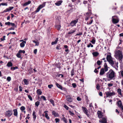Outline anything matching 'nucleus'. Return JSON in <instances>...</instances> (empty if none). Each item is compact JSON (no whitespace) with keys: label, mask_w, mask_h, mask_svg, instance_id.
<instances>
[{"label":"nucleus","mask_w":123,"mask_h":123,"mask_svg":"<svg viewBox=\"0 0 123 123\" xmlns=\"http://www.w3.org/2000/svg\"><path fill=\"white\" fill-rule=\"evenodd\" d=\"M66 98L67 101L69 102H71L72 101V98L70 95L67 96Z\"/></svg>","instance_id":"obj_15"},{"label":"nucleus","mask_w":123,"mask_h":123,"mask_svg":"<svg viewBox=\"0 0 123 123\" xmlns=\"http://www.w3.org/2000/svg\"><path fill=\"white\" fill-rule=\"evenodd\" d=\"M5 24L6 25L9 26L11 25V22H6L5 23Z\"/></svg>","instance_id":"obj_49"},{"label":"nucleus","mask_w":123,"mask_h":123,"mask_svg":"<svg viewBox=\"0 0 123 123\" xmlns=\"http://www.w3.org/2000/svg\"><path fill=\"white\" fill-rule=\"evenodd\" d=\"M12 63L11 62H8L6 65V66L8 67H12Z\"/></svg>","instance_id":"obj_27"},{"label":"nucleus","mask_w":123,"mask_h":123,"mask_svg":"<svg viewBox=\"0 0 123 123\" xmlns=\"http://www.w3.org/2000/svg\"><path fill=\"white\" fill-rule=\"evenodd\" d=\"M48 112V111H46L44 112V113H45V117L47 118V119L49 120L50 119L49 117L48 116V114L47 113Z\"/></svg>","instance_id":"obj_17"},{"label":"nucleus","mask_w":123,"mask_h":123,"mask_svg":"<svg viewBox=\"0 0 123 123\" xmlns=\"http://www.w3.org/2000/svg\"><path fill=\"white\" fill-rule=\"evenodd\" d=\"M12 110H8L5 112V115L7 117H10L12 115Z\"/></svg>","instance_id":"obj_7"},{"label":"nucleus","mask_w":123,"mask_h":123,"mask_svg":"<svg viewBox=\"0 0 123 123\" xmlns=\"http://www.w3.org/2000/svg\"><path fill=\"white\" fill-rule=\"evenodd\" d=\"M104 69L105 71V72H106L108 71V68H109L108 67L107 64V63L105 62L104 65Z\"/></svg>","instance_id":"obj_16"},{"label":"nucleus","mask_w":123,"mask_h":123,"mask_svg":"<svg viewBox=\"0 0 123 123\" xmlns=\"http://www.w3.org/2000/svg\"><path fill=\"white\" fill-rule=\"evenodd\" d=\"M69 112L70 114V115H72V116H73L74 115V113H73V112H72L70 111H69Z\"/></svg>","instance_id":"obj_57"},{"label":"nucleus","mask_w":123,"mask_h":123,"mask_svg":"<svg viewBox=\"0 0 123 123\" xmlns=\"http://www.w3.org/2000/svg\"><path fill=\"white\" fill-rule=\"evenodd\" d=\"M52 115L54 116L55 117H58L59 116V114L56 113L54 111H53L52 112Z\"/></svg>","instance_id":"obj_21"},{"label":"nucleus","mask_w":123,"mask_h":123,"mask_svg":"<svg viewBox=\"0 0 123 123\" xmlns=\"http://www.w3.org/2000/svg\"><path fill=\"white\" fill-rule=\"evenodd\" d=\"M97 64L98 66H100L101 63H100V61L99 60L97 61Z\"/></svg>","instance_id":"obj_54"},{"label":"nucleus","mask_w":123,"mask_h":123,"mask_svg":"<svg viewBox=\"0 0 123 123\" xmlns=\"http://www.w3.org/2000/svg\"><path fill=\"white\" fill-rule=\"evenodd\" d=\"M53 85L52 84L49 85L48 86V87L50 89L52 87H53Z\"/></svg>","instance_id":"obj_59"},{"label":"nucleus","mask_w":123,"mask_h":123,"mask_svg":"<svg viewBox=\"0 0 123 123\" xmlns=\"http://www.w3.org/2000/svg\"><path fill=\"white\" fill-rule=\"evenodd\" d=\"M78 19H76L72 21L70 24V26L72 27L76 26V24L78 23Z\"/></svg>","instance_id":"obj_6"},{"label":"nucleus","mask_w":123,"mask_h":123,"mask_svg":"<svg viewBox=\"0 0 123 123\" xmlns=\"http://www.w3.org/2000/svg\"><path fill=\"white\" fill-rule=\"evenodd\" d=\"M26 43V41H23L20 44V46L21 48L24 47L25 46V44Z\"/></svg>","instance_id":"obj_22"},{"label":"nucleus","mask_w":123,"mask_h":123,"mask_svg":"<svg viewBox=\"0 0 123 123\" xmlns=\"http://www.w3.org/2000/svg\"><path fill=\"white\" fill-rule=\"evenodd\" d=\"M74 69H73L71 71V76L72 77L74 75Z\"/></svg>","instance_id":"obj_45"},{"label":"nucleus","mask_w":123,"mask_h":123,"mask_svg":"<svg viewBox=\"0 0 123 123\" xmlns=\"http://www.w3.org/2000/svg\"><path fill=\"white\" fill-rule=\"evenodd\" d=\"M92 54L94 57L97 56L99 55V53L97 52H94L92 53Z\"/></svg>","instance_id":"obj_29"},{"label":"nucleus","mask_w":123,"mask_h":123,"mask_svg":"<svg viewBox=\"0 0 123 123\" xmlns=\"http://www.w3.org/2000/svg\"><path fill=\"white\" fill-rule=\"evenodd\" d=\"M19 51V53H22L23 54H25V51L24 50H20Z\"/></svg>","instance_id":"obj_52"},{"label":"nucleus","mask_w":123,"mask_h":123,"mask_svg":"<svg viewBox=\"0 0 123 123\" xmlns=\"http://www.w3.org/2000/svg\"><path fill=\"white\" fill-rule=\"evenodd\" d=\"M64 107L67 110H68L69 108V107L65 105H64Z\"/></svg>","instance_id":"obj_60"},{"label":"nucleus","mask_w":123,"mask_h":123,"mask_svg":"<svg viewBox=\"0 0 123 123\" xmlns=\"http://www.w3.org/2000/svg\"><path fill=\"white\" fill-rule=\"evenodd\" d=\"M20 53H19V52L18 51V53L16 54V56L18 58H20L21 56V55L20 54Z\"/></svg>","instance_id":"obj_36"},{"label":"nucleus","mask_w":123,"mask_h":123,"mask_svg":"<svg viewBox=\"0 0 123 123\" xmlns=\"http://www.w3.org/2000/svg\"><path fill=\"white\" fill-rule=\"evenodd\" d=\"M28 96V98L30 99L31 101H32V99L30 95L27 94Z\"/></svg>","instance_id":"obj_43"},{"label":"nucleus","mask_w":123,"mask_h":123,"mask_svg":"<svg viewBox=\"0 0 123 123\" xmlns=\"http://www.w3.org/2000/svg\"><path fill=\"white\" fill-rule=\"evenodd\" d=\"M36 92L38 95H41L42 94V92L40 89H38L36 91Z\"/></svg>","instance_id":"obj_31"},{"label":"nucleus","mask_w":123,"mask_h":123,"mask_svg":"<svg viewBox=\"0 0 123 123\" xmlns=\"http://www.w3.org/2000/svg\"><path fill=\"white\" fill-rule=\"evenodd\" d=\"M49 101L50 103L53 106H55V104L53 100L51 99Z\"/></svg>","instance_id":"obj_35"},{"label":"nucleus","mask_w":123,"mask_h":123,"mask_svg":"<svg viewBox=\"0 0 123 123\" xmlns=\"http://www.w3.org/2000/svg\"><path fill=\"white\" fill-rule=\"evenodd\" d=\"M55 27L58 30H60L61 26L60 25H55Z\"/></svg>","instance_id":"obj_33"},{"label":"nucleus","mask_w":123,"mask_h":123,"mask_svg":"<svg viewBox=\"0 0 123 123\" xmlns=\"http://www.w3.org/2000/svg\"><path fill=\"white\" fill-rule=\"evenodd\" d=\"M14 8L13 7H9L8 8H7L8 12Z\"/></svg>","instance_id":"obj_42"},{"label":"nucleus","mask_w":123,"mask_h":123,"mask_svg":"<svg viewBox=\"0 0 123 123\" xmlns=\"http://www.w3.org/2000/svg\"><path fill=\"white\" fill-rule=\"evenodd\" d=\"M105 93L106 95V97H111L115 94L114 92H111L110 91L106 92H105Z\"/></svg>","instance_id":"obj_9"},{"label":"nucleus","mask_w":123,"mask_h":123,"mask_svg":"<svg viewBox=\"0 0 123 123\" xmlns=\"http://www.w3.org/2000/svg\"><path fill=\"white\" fill-rule=\"evenodd\" d=\"M87 13H88L89 14H92V12H91V10H90L89 9H88V11Z\"/></svg>","instance_id":"obj_64"},{"label":"nucleus","mask_w":123,"mask_h":123,"mask_svg":"<svg viewBox=\"0 0 123 123\" xmlns=\"http://www.w3.org/2000/svg\"><path fill=\"white\" fill-rule=\"evenodd\" d=\"M6 80L8 82L10 81L11 80V78L10 77H8L7 78Z\"/></svg>","instance_id":"obj_51"},{"label":"nucleus","mask_w":123,"mask_h":123,"mask_svg":"<svg viewBox=\"0 0 123 123\" xmlns=\"http://www.w3.org/2000/svg\"><path fill=\"white\" fill-rule=\"evenodd\" d=\"M62 120L65 123H67V120L64 117H63V118H62Z\"/></svg>","instance_id":"obj_39"},{"label":"nucleus","mask_w":123,"mask_h":123,"mask_svg":"<svg viewBox=\"0 0 123 123\" xmlns=\"http://www.w3.org/2000/svg\"><path fill=\"white\" fill-rule=\"evenodd\" d=\"M62 0L58 1L57 2L55 3V5L57 6H59L61 5L62 2Z\"/></svg>","instance_id":"obj_20"},{"label":"nucleus","mask_w":123,"mask_h":123,"mask_svg":"<svg viewBox=\"0 0 123 123\" xmlns=\"http://www.w3.org/2000/svg\"><path fill=\"white\" fill-rule=\"evenodd\" d=\"M87 22V24L88 25H91L93 22V20L92 19H90Z\"/></svg>","instance_id":"obj_28"},{"label":"nucleus","mask_w":123,"mask_h":123,"mask_svg":"<svg viewBox=\"0 0 123 123\" xmlns=\"http://www.w3.org/2000/svg\"><path fill=\"white\" fill-rule=\"evenodd\" d=\"M105 70L104 68H102L100 70L99 74L100 75H103L105 73Z\"/></svg>","instance_id":"obj_19"},{"label":"nucleus","mask_w":123,"mask_h":123,"mask_svg":"<svg viewBox=\"0 0 123 123\" xmlns=\"http://www.w3.org/2000/svg\"><path fill=\"white\" fill-rule=\"evenodd\" d=\"M91 14H89L88 13H86L85 15V20L87 21L90 19H92L93 18L92 16L91 17Z\"/></svg>","instance_id":"obj_8"},{"label":"nucleus","mask_w":123,"mask_h":123,"mask_svg":"<svg viewBox=\"0 0 123 123\" xmlns=\"http://www.w3.org/2000/svg\"><path fill=\"white\" fill-rule=\"evenodd\" d=\"M117 56L116 58L119 61L122 62L123 57L122 52L120 50H118L117 51Z\"/></svg>","instance_id":"obj_3"},{"label":"nucleus","mask_w":123,"mask_h":123,"mask_svg":"<svg viewBox=\"0 0 123 123\" xmlns=\"http://www.w3.org/2000/svg\"><path fill=\"white\" fill-rule=\"evenodd\" d=\"M117 105L119 107L123 106L122 102L121 100H119L118 101Z\"/></svg>","instance_id":"obj_24"},{"label":"nucleus","mask_w":123,"mask_h":123,"mask_svg":"<svg viewBox=\"0 0 123 123\" xmlns=\"http://www.w3.org/2000/svg\"><path fill=\"white\" fill-rule=\"evenodd\" d=\"M55 122L57 123L59 122L60 121V120L59 118H56L55 119Z\"/></svg>","instance_id":"obj_62"},{"label":"nucleus","mask_w":123,"mask_h":123,"mask_svg":"<svg viewBox=\"0 0 123 123\" xmlns=\"http://www.w3.org/2000/svg\"><path fill=\"white\" fill-rule=\"evenodd\" d=\"M55 85L58 88L62 90H63L65 91L66 90V88L63 87L61 85L56 82L55 83Z\"/></svg>","instance_id":"obj_11"},{"label":"nucleus","mask_w":123,"mask_h":123,"mask_svg":"<svg viewBox=\"0 0 123 123\" xmlns=\"http://www.w3.org/2000/svg\"><path fill=\"white\" fill-rule=\"evenodd\" d=\"M6 36H3V37H1L0 38V40L1 41H3L5 40Z\"/></svg>","instance_id":"obj_53"},{"label":"nucleus","mask_w":123,"mask_h":123,"mask_svg":"<svg viewBox=\"0 0 123 123\" xmlns=\"http://www.w3.org/2000/svg\"><path fill=\"white\" fill-rule=\"evenodd\" d=\"M32 115L33 117V120L34 121H35V120L37 116L35 115V111H33Z\"/></svg>","instance_id":"obj_26"},{"label":"nucleus","mask_w":123,"mask_h":123,"mask_svg":"<svg viewBox=\"0 0 123 123\" xmlns=\"http://www.w3.org/2000/svg\"><path fill=\"white\" fill-rule=\"evenodd\" d=\"M31 3V1L30 0H28L27 2L25 3L23 5L24 6H26Z\"/></svg>","instance_id":"obj_32"},{"label":"nucleus","mask_w":123,"mask_h":123,"mask_svg":"<svg viewBox=\"0 0 123 123\" xmlns=\"http://www.w3.org/2000/svg\"><path fill=\"white\" fill-rule=\"evenodd\" d=\"M40 102L39 101H37L35 103V105L37 107L39 105Z\"/></svg>","instance_id":"obj_46"},{"label":"nucleus","mask_w":123,"mask_h":123,"mask_svg":"<svg viewBox=\"0 0 123 123\" xmlns=\"http://www.w3.org/2000/svg\"><path fill=\"white\" fill-rule=\"evenodd\" d=\"M101 118L102 119H100L99 120V122L100 123H107V119L105 117H103Z\"/></svg>","instance_id":"obj_13"},{"label":"nucleus","mask_w":123,"mask_h":123,"mask_svg":"<svg viewBox=\"0 0 123 123\" xmlns=\"http://www.w3.org/2000/svg\"><path fill=\"white\" fill-rule=\"evenodd\" d=\"M92 103H90V104H89V107L90 108H90V109L92 111V107L93 108V106L92 105Z\"/></svg>","instance_id":"obj_47"},{"label":"nucleus","mask_w":123,"mask_h":123,"mask_svg":"<svg viewBox=\"0 0 123 123\" xmlns=\"http://www.w3.org/2000/svg\"><path fill=\"white\" fill-rule=\"evenodd\" d=\"M25 107L23 106H22L20 108V110L22 111H24L25 110Z\"/></svg>","instance_id":"obj_44"},{"label":"nucleus","mask_w":123,"mask_h":123,"mask_svg":"<svg viewBox=\"0 0 123 123\" xmlns=\"http://www.w3.org/2000/svg\"><path fill=\"white\" fill-rule=\"evenodd\" d=\"M121 92L122 90L120 88H118L117 89V92L118 93V94L121 96L122 95Z\"/></svg>","instance_id":"obj_34"},{"label":"nucleus","mask_w":123,"mask_h":123,"mask_svg":"<svg viewBox=\"0 0 123 123\" xmlns=\"http://www.w3.org/2000/svg\"><path fill=\"white\" fill-rule=\"evenodd\" d=\"M95 40L94 39H92V41H91V42L93 44H94L95 43Z\"/></svg>","instance_id":"obj_48"},{"label":"nucleus","mask_w":123,"mask_h":123,"mask_svg":"<svg viewBox=\"0 0 123 123\" xmlns=\"http://www.w3.org/2000/svg\"><path fill=\"white\" fill-rule=\"evenodd\" d=\"M41 98H43V100L46 101V98L45 97L43 96H41Z\"/></svg>","instance_id":"obj_55"},{"label":"nucleus","mask_w":123,"mask_h":123,"mask_svg":"<svg viewBox=\"0 0 123 123\" xmlns=\"http://www.w3.org/2000/svg\"><path fill=\"white\" fill-rule=\"evenodd\" d=\"M72 86L74 88H75L76 87V85L75 83H73L72 84Z\"/></svg>","instance_id":"obj_50"},{"label":"nucleus","mask_w":123,"mask_h":123,"mask_svg":"<svg viewBox=\"0 0 123 123\" xmlns=\"http://www.w3.org/2000/svg\"><path fill=\"white\" fill-rule=\"evenodd\" d=\"M115 73L112 69H110L106 74V77L108 80H111L113 79L115 77Z\"/></svg>","instance_id":"obj_2"},{"label":"nucleus","mask_w":123,"mask_h":123,"mask_svg":"<svg viewBox=\"0 0 123 123\" xmlns=\"http://www.w3.org/2000/svg\"><path fill=\"white\" fill-rule=\"evenodd\" d=\"M23 81L25 85H28L29 84V81L28 79H24Z\"/></svg>","instance_id":"obj_23"},{"label":"nucleus","mask_w":123,"mask_h":123,"mask_svg":"<svg viewBox=\"0 0 123 123\" xmlns=\"http://www.w3.org/2000/svg\"><path fill=\"white\" fill-rule=\"evenodd\" d=\"M82 109L84 113L88 117H89L90 116V115L88 114V111L87 109L85 107L82 106Z\"/></svg>","instance_id":"obj_10"},{"label":"nucleus","mask_w":123,"mask_h":123,"mask_svg":"<svg viewBox=\"0 0 123 123\" xmlns=\"http://www.w3.org/2000/svg\"><path fill=\"white\" fill-rule=\"evenodd\" d=\"M97 114L98 115V117L99 118H101L103 116V113L99 111H98Z\"/></svg>","instance_id":"obj_14"},{"label":"nucleus","mask_w":123,"mask_h":123,"mask_svg":"<svg viewBox=\"0 0 123 123\" xmlns=\"http://www.w3.org/2000/svg\"><path fill=\"white\" fill-rule=\"evenodd\" d=\"M100 86L98 84L96 85V89H97L98 90L100 89Z\"/></svg>","instance_id":"obj_56"},{"label":"nucleus","mask_w":123,"mask_h":123,"mask_svg":"<svg viewBox=\"0 0 123 123\" xmlns=\"http://www.w3.org/2000/svg\"><path fill=\"white\" fill-rule=\"evenodd\" d=\"M31 105L30 106H28L27 107V109L28 110L30 111H31Z\"/></svg>","instance_id":"obj_38"},{"label":"nucleus","mask_w":123,"mask_h":123,"mask_svg":"<svg viewBox=\"0 0 123 123\" xmlns=\"http://www.w3.org/2000/svg\"><path fill=\"white\" fill-rule=\"evenodd\" d=\"M82 34V32H80L79 33H77L75 35V36H79L81 35Z\"/></svg>","instance_id":"obj_58"},{"label":"nucleus","mask_w":123,"mask_h":123,"mask_svg":"<svg viewBox=\"0 0 123 123\" xmlns=\"http://www.w3.org/2000/svg\"><path fill=\"white\" fill-rule=\"evenodd\" d=\"M37 12H36V11H35L33 12H32L31 13V15H33L34 14H36L37 13Z\"/></svg>","instance_id":"obj_63"},{"label":"nucleus","mask_w":123,"mask_h":123,"mask_svg":"<svg viewBox=\"0 0 123 123\" xmlns=\"http://www.w3.org/2000/svg\"><path fill=\"white\" fill-rule=\"evenodd\" d=\"M33 42L36 44V45H35L36 46H38L39 45V43L37 41H36L35 40H33Z\"/></svg>","instance_id":"obj_37"},{"label":"nucleus","mask_w":123,"mask_h":123,"mask_svg":"<svg viewBox=\"0 0 123 123\" xmlns=\"http://www.w3.org/2000/svg\"><path fill=\"white\" fill-rule=\"evenodd\" d=\"M112 23L114 24H117L119 20L118 17L117 16H114L112 17Z\"/></svg>","instance_id":"obj_4"},{"label":"nucleus","mask_w":123,"mask_h":123,"mask_svg":"<svg viewBox=\"0 0 123 123\" xmlns=\"http://www.w3.org/2000/svg\"><path fill=\"white\" fill-rule=\"evenodd\" d=\"M93 45H92L91 43H90L87 45V47L88 48H89L90 47H93Z\"/></svg>","instance_id":"obj_41"},{"label":"nucleus","mask_w":123,"mask_h":123,"mask_svg":"<svg viewBox=\"0 0 123 123\" xmlns=\"http://www.w3.org/2000/svg\"><path fill=\"white\" fill-rule=\"evenodd\" d=\"M13 115L14 116L16 117H17L18 112L17 109H15L13 110Z\"/></svg>","instance_id":"obj_18"},{"label":"nucleus","mask_w":123,"mask_h":123,"mask_svg":"<svg viewBox=\"0 0 123 123\" xmlns=\"http://www.w3.org/2000/svg\"><path fill=\"white\" fill-rule=\"evenodd\" d=\"M110 54V55H107V56L106 58L107 61L112 66L117 70L118 68V62L117 63L116 61L113 60L111 53Z\"/></svg>","instance_id":"obj_1"},{"label":"nucleus","mask_w":123,"mask_h":123,"mask_svg":"<svg viewBox=\"0 0 123 123\" xmlns=\"http://www.w3.org/2000/svg\"><path fill=\"white\" fill-rule=\"evenodd\" d=\"M14 27H12L11 28H9L8 29V30H14Z\"/></svg>","instance_id":"obj_61"},{"label":"nucleus","mask_w":123,"mask_h":123,"mask_svg":"<svg viewBox=\"0 0 123 123\" xmlns=\"http://www.w3.org/2000/svg\"><path fill=\"white\" fill-rule=\"evenodd\" d=\"M76 31V30L75 29H74V30H73L72 29L70 31L68 32V34H72L75 32Z\"/></svg>","instance_id":"obj_25"},{"label":"nucleus","mask_w":123,"mask_h":123,"mask_svg":"<svg viewBox=\"0 0 123 123\" xmlns=\"http://www.w3.org/2000/svg\"><path fill=\"white\" fill-rule=\"evenodd\" d=\"M93 27V28L91 30V31L92 32L93 34H94V33H97V31L98 30V28L97 25H94L92 26Z\"/></svg>","instance_id":"obj_5"},{"label":"nucleus","mask_w":123,"mask_h":123,"mask_svg":"<svg viewBox=\"0 0 123 123\" xmlns=\"http://www.w3.org/2000/svg\"><path fill=\"white\" fill-rule=\"evenodd\" d=\"M1 5L7 6V3H0V6Z\"/></svg>","instance_id":"obj_40"},{"label":"nucleus","mask_w":123,"mask_h":123,"mask_svg":"<svg viewBox=\"0 0 123 123\" xmlns=\"http://www.w3.org/2000/svg\"><path fill=\"white\" fill-rule=\"evenodd\" d=\"M45 4H42V5H40L37 8V10H36V12H38L40 9L43 8V7L44 6H45Z\"/></svg>","instance_id":"obj_12"},{"label":"nucleus","mask_w":123,"mask_h":123,"mask_svg":"<svg viewBox=\"0 0 123 123\" xmlns=\"http://www.w3.org/2000/svg\"><path fill=\"white\" fill-rule=\"evenodd\" d=\"M58 38H57L55 41L52 42L51 43V44L52 45H53L54 44H55L57 43V41H58Z\"/></svg>","instance_id":"obj_30"}]
</instances>
